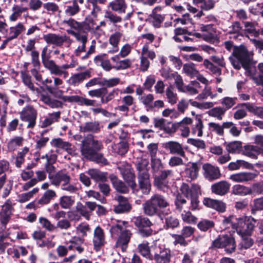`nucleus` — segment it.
<instances>
[{"label":"nucleus","mask_w":263,"mask_h":263,"mask_svg":"<svg viewBox=\"0 0 263 263\" xmlns=\"http://www.w3.org/2000/svg\"><path fill=\"white\" fill-rule=\"evenodd\" d=\"M41 58L44 66L49 70L51 74L62 76L64 79L69 76V73L66 70L74 68L76 66L75 63L73 62L69 64H66L61 66L56 64L53 60H50V55L48 52V47L47 46L42 49Z\"/></svg>","instance_id":"1"},{"label":"nucleus","mask_w":263,"mask_h":263,"mask_svg":"<svg viewBox=\"0 0 263 263\" xmlns=\"http://www.w3.org/2000/svg\"><path fill=\"white\" fill-rule=\"evenodd\" d=\"M127 223L125 221H118L117 223L112 226L110 229L112 237L119 235L116 246L117 248L121 249L122 252L126 250L132 236L130 232L125 229V225Z\"/></svg>","instance_id":"2"},{"label":"nucleus","mask_w":263,"mask_h":263,"mask_svg":"<svg viewBox=\"0 0 263 263\" xmlns=\"http://www.w3.org/2000/svg\"><path fill=\"white\" fill-rule=\"evenodd\" d=\"M148 165V161L146 159L141 160L137 164L139 187L143 193L145 194L149 193L151 188Z\"/></svg>","instance_id":"3"},{"label":"nucleus","mask_w":263,"mask_h":263,"mask_svg":"<svg viewBox=\"0 0 263 263\" xmlns=\"http://www.w3.org/2000/svg\"><path fill=\"white\" fill-rule=\"evenodd\" d=\"M256 223V220L252 217L239 218L235 230L241 237L251 236L253 234Z\"/></svg>","instance_id":"4"},{"label":"nucleus","mask_w":263,"mask_h":263,"mask_svg":"<svg viewBox=\"0 0 263 263\" xmlns=\"http://www.w3.org/2000/svg\"><path fill=\"white\" fill-rule=\"evenodd\" d=\"M180 191L186 198L191 199L192 210H196L198 206V196L200 194V186L198 184H193L191 187H190L188 184L182 183L180 187Z\"/></svg>","instance_id":"5"},{"label":"nucleus","mask_w":263,"mask_h":263,"mask_svg":"<svg viewBox=\"0 0 263 263\" xmlns=\"http://www.w3.org/2000/svg\"><path fill=\"white\" fill-rule=\"evenodd\" d=\"M214 247L223 248L228 253H232L236 248L234 238L230 235H223L219 236L213 242Z\"/></svg>","instance_id":"6"},{"label":"nucleus","mask_w":263,"mask_h":263,"mask_svg":"<svg viewBox=\"0 0 263 263\" xmlns=\"http://www.w3.org/2000/svg\"><path fill=\"white\" fill-rule=\"evenodd\" d=\"M117 168L128 185L132 190H135L137 186L135 182V175L130 165L126 162H122L118 165Z\"/></svg>","instance_id":"7"},{"label":"nucleus","mask_w":263,"mask_h":263,"mask_svg":"<svg viewBox=\"0 0 263 263\" xmlns=\"http://www.w3.org/2000/svg\"><path fill=\"white\" fill-rule=\"evenodd\" d=\"M101 148V143L92 137L82 142L81 151L84 157H90Z\"/></svg>","instance_id":"8"},{"label":"nucleus","mask_w":263,"mask_h":263,"mask_svg":"<svg viewBox=\"0 0 263 263\" xmlns=\"http://www.w3.org/2000/svg\"><path fill=\"white\" fill-rule=\"evenodd\" d=\"M43 39L47 44L58 47L62 46L64 43L69 47L72 43V40L69 36L51 33L44 35Z\"/></svg>","instance_id":"9"},{"label":"nucleus","mask_w":263,"mask_h":263,"mask_svg":"<svg viewBox=\"0 0 263 263\" xmlns=\"http://www.w3.org/2000/svg\"><path fill=\"white\" fill-rule=\"evenodd\" d=\"M36 110L31 105L25 107L20 113V117L22 121L28 122V128H33L36 123L37 118Z\"/></svg>","instance_id":"10"},{"label":"nucleus","mask_w":263,"mask_h":263,"mask_svg":"<svg viewBox=\"0 0 263 263\" xmlns=\"http://www.w3.org/2000/svg\"><path fill=\"white\" fill-rule=\"evenodd\" d=\"M154 255L153 259L157 263H170V251L163 246H157L155 244L154 247Z\"/></svg>","instance_id":"11"},{"label":"nucleus","mask_w":263,"mask_h":263,"mask_svg":"<svg viewBox=\"0 0 263 263\" xmlns=\"http://www.w3.org/2000/svg\"><path fill=\"white\" fill-rule=\"evenodd\" d=\"M203 175L209 181L219 179L221 176L219 168L210 163H205L202 166Z\"/></svg>","instance_id":"12"},{"label":"nucleus","mask_w":263,"mask_h":263,"mask_svg":"<svg viewBox=\"0 0 263 263\" xmlns=\"http://www.w3.org/2000/svg\"><path fill=\"white\" fill-rule=\"evenodd\" d=\"M48 178L51 183L56 187H59L62 183L71 180L70 175L65 170L60 171L54 175H48Z\"/></svg>","instance_id":"13"},{"label":"nucleus","mask_w":263,"mask_h":263,"mask_svg":"<svg viewBox=\"0 0 263 263\" xmlns=\"http://www.w3.org/2000/svg\"><path fill=\"white\" fill-rule=\"evenodd\" d=\"M163 148L171 154L184 157L185 152L181 144L175 141H170L163 144Z\"/></svg>","instance_id":"14"},{"label":"nucleus","mask_w":263,"mask_h":263,"mask_svg":"<svg viewBox=\"0 0 263 263\" xmlns=\"http://www.w3.org/2000/svg\"><path fill=\"white\" fill-rule=\"evenodd\" d=\"M233 55L242 63V66L247 67V63L251 61V56L245 47H240L233 50Z\"/></svg>","instance_id":"15"},{"label":"nucleus","mask_w":263,"mask_h":263,"mask_svg":"<svg viewBox=\"0 0 263 263\" xmlns=\"http://www.w3.org/2000/svg\"><path fill=\"white\" fill-rule=\"evenodd\" d=\"M105 243V235L102 229L98 226L93 232V245L94 249L99 251Z\"/></svg>","instance_id":"16"},{"label":"nucleus","mask_w":263,"mask_h":263,"mask_svg":"<svg viewBox=\"0 0 263 263\" xmlns=\"http://www.w3.org/2000/svg\"><path fill=\"white\" fill-rule=\"evenodd\" d=\"M120 54L114 55L111 58V60L113 63V69L116 70H124L131 67L132 64V61L129 59H125L120 60Z\"/></svg>","instance_id":"17"},{"label":"nucleus","mask_w":263,"mask_h":263,"mask_svg":"<svg viewBox=\"0 0 263 263\" xmlns=\"http://www.w3.org/2000/svg\"><path fill=\"white\" fill-rule=\"evenodd\" d=\"M257 176L253 172H240L230 175L229 178L235 182H246L253 180Z\"/></svg>","instance_id":"18"},{"label":"nucleus","mask_w":263,"mask_h":263,"mask_svg":"<svg viewBox=\"0 0 263 263\" xmlns=\"http://www.w3.org/2000/svg\"><path fill=\"white\" fill-rule=\"evenodd\" d=\"M95 18L92 16L88 15L82 23V29L85 31L98 32L99 30V26L97 24Z\"/></svg>","instance_id":"19"},{"label":"nucleus","mask_w":263,"mask_h":263,"mask_svg":"<svg viewBox=\"0 0 263 263\" xmlns=\"http://www.w3.org/2000/svg\"><path fill=\"white\" fill-rule=\"evenodd\" d=\"M230 184L226 181H220L213 184L211 186L212 192L217 195L223 196L229 191Z\"/></svg>","instance_id":"20"},{"label":"nucleus","mask_w":263,"mask_h":263,"mask_svg":"<svg viewBox=\"0 0 263 263\" xmlns=\"http://www.w3.org/2000/svg\"><path fill=\"white\" fill-rule=\"evenodd\" d=\"M203 203L206 206L220 212H223L226 210V204L222 201L206 198L204 199Z\"/></svg>","instance_id":"21"},{"label":"nucleus","mask_w":263,"mask_h":263,"mask_svg":"<svg viewBox=\"0 0 263 263\" xmlns=\"http://www.w3.org/2000/svg\"><path fill=\"white\" fill-rule=\"evenodd\" d=\"M90 77V72L88 70L75 73L70 77L69 79L68 80V83L71 85L74 86H78L85 80L89 78Z\"/></svg>","instance_id":"22"},{"label":"nucleus","mask_w":263,"mask_h":263,"mask_svg":"<svg viewBox=\"0 0 263 263\" xmlns=\"http://www.w3.org/2000/svg\"><path fill=\"white\" fill-rule=\"evenodd\" d=\"M161 8L159 7H155L152 11V13L149 16V20L152 25L155 28H159L161 27V24L164 20V15L158 14L157 11L160 10Z\"/></svg>","instance_id":"23"},{"label":"nucleus","mask_w":263,"mask_h":263,"mask_svg":"<svg viewBox=\"0 0 263 263\" xmlns=\"http://www.w3.org/2000/svg\"><path fill=\"white\" fill-rule=\"evenodd\" d=\"M199 167L196 163H192L184 170V177L187 180H194L197 178Z\"/></svg>","instance_id":"24"},{"label":"nucleus","mask_w":263,"mask_h":263,"mask_svg":"<svg viewBox=\"0 0 263 263\" xmlns=\"http://www.w3.org/2000/svg\"><path fill=\"white\" fill-rule=\"evenodd\" d=\"M122 34L120 32H116L110 35L109 42V44L112 46L111 49L108 50L109 53L114 54L119 51V44L120 41Z\"/></svg>","instance_id":"25"},{"label":"nucleus","mask_w":263,"mask_h":263,"mask_svg":"<svg viewBox=\"0 0 263 263\" xmlns=\"http://www.w3.org/2000/svg\"><path fill=\"white\" fill-rule=\"evenodd\" d=\"M94 61L97 65H100L106 71H108L113 69V66L106 54H102L96 56Z\"/></svg>","instance_id":"26"},{"label":"nucleus","mask_w":263,"mask_h":263,"mask_svg":"<svg viewBox=\"0 0 263 263\" xmlns=\"http://www.w3.org/2000/svg\"><path fill=\"white\" fill-rule=\"evenodd\" d=\"M109 7L112 11L119 13H125L127 8L125 0H114L109 4Z\"/></svg>","instance_id":"27"},{"label":"nucleus","mask_w":263,"mask_h":263,"mask_svg":"<svg viewBox=\"0 0 263 263\" xmlns=\"http://www.w3.org/2000/svg\"><path fill=\"white\" fill-rule=\"evenodd\" d=\"M119 204L115 207L114 211L117 213H124L129 211L131 206L126 198L123 196L118 198Z\"/></svg>","instance_id":"28"},{"label":"nucleus","mask_w":263,"mask_h":263,"mask_svg":"<svg viewBox=\"0 0 263 263\" xmlns=\"http://www.w3.org/2000/svg\"><path fill=\"white\" fill-rule=\"evenodd\" d=\"M109 178L112 183L114 188L119 192L121 193H126L128 191L127 186L123 182L118 179L116 176L112 174L109 176Z\"/></svg>","instance_id":"29"},{"label":"nucleus","mask_w":263,"mask_h":263,"mask_svg":"<svg viewBox=\"0 0 263 263\" xmlns=\"http://www.w3.org/2000/svg\"><path fill=\"white\" fill-rule=\"evenodd\" d=\"M25 29V27L23 23L18 22L16 25L9 28L8 36L12 40L15 39L17 38Z\"/></svg>","instance_id":"30"},{"label":"nucleus","mask_w":263,"mask_h":263,"mask_svg":"<svg viewBox=\"0 0 263 263\" xmlns=\"http://www.w3.org/2000/svg\"><path fill=\"white\" fill-rule=\"evenodd\" d=\"M28 10L27 7H24L20 5H14L12 8V14L9 16V20L10 22H14L16 21L21 16L23 12Z\"/></svg>","instance_id":"31"},{"label":"nucleus","mask_w":263,"mask_h":263,"mask_svg":"<svg viewBox=\"0 0 263 263\" xmlns=\"http://www.w3.org/2000/svg\"><path fill=\"white\" fill-rule=\"evenodd\" d=\"M143 209L144 213L148 216H154L159 213L157 208L151 198L143 204Z\"/></svg>","instance_id":"32"},{"label":"nucleus","mask_w":263,"mask_h":263,"mask_svg":"<svg viewBox=\"0 0 263 263\" xmlns=\"http://www.w3.org/2000/svg\"><path fill=\"white\" fill-rule=\"evenodd\" d=\"M252 193L251 188L241 184H235L232 188V193L235 195L245 196Z\"/></svg>","instance_id":"33"},{"label":"nucleus","mask_w":263,"mask_h":263,"mask_svg":"<svg viewBox=\"0 0 263 263\" xmlns=\"http://www.w3.org/2000/svg\"><path fill=\"white\" fill-rule=\"evenodd\" d=\"M87 172L95 181H105L107 180V173L102 172L98 169L90 168Z\"/></svg>","instance_id":"34"},{"label":"nucleus","mask_w":263,"mask_h":263,"mask_svg":"<svg viewBox=\"0 0 263 263\" xmlns=\"http://www.w3.org/2000/svg\"><path fill=\"white\" fill-rule=\"evenodd\" d=\"M52 144L56 147L65 149L68 154L73 155L74 154L73 147L67 142L63 141L61 139H55L52 141Z\"/></svg>","instance_id":"35"},{"label":"nucleus","mask_w":263,"mask_h":263,"mask_svg":"<svg viewBox=\"0 0 263 263\" xmlns=\"http://www.w3.org/2000/svg\"><path fill=\"white\" fill-rule=\"evenodd\" d=\"M262 151V149L256 145H246L244 146L243 154L250 158H255Z\"/></svg>","instance_id":"36"},{"label":"nucleus","mask_w":263,"mask_h":263,"mask_svg":"<svg viewBox=\"0 0 263 263\" xmlns=\"http://www.w3.org/2000/svg\"><path fill=\"white\" fill-rule=\"evenodd\" d=\"M258 25V23L256 21L245 22L244 27L245 32L250 34L255 37L258 36L259 34V30L256 29Z\"/></svg>","instance_id":"37"},{"label":"nucleus","mask_w":263,"mask_h":263,"mask_svg":"<svg viewBox=\"0 0 263 263\" xmlns=\"http://www.w3.org/2000/svg\"><path fill=\"white\" fill-rule=\"evenodd\" d=\"M200 89L201 86L198 81H192L188 85L184 86V91L182 92L188 93L190 95H195L198 93Z\"/></svg>","instance_id":"38"},{"label":"nucleus","mask_w":263,"mask_h":263,"mask_svg":"<svg viewBox=\"0 0 263 263\" xmlns=\"http://www.w3.org/2000/svg\"><path fill=\"white\" fill-rule=\"evenodd\" d=\"M153 202L155 204L157 210L167 208L168 206V203L165 198L161 195L155 194L151 197Z\"/></svg>","instance_id":"39"},{"label":"nucleus","mask_w":263,"mask_h":263,"mask_svg":"<svg viewBox=\"0 0 263 263\" xmlns=\"http://www.w3.org/2000/svg\"><path fill=\"white\" fill-rule=\"evenodd\" d=\"M138 252L141 255L152 261L153 259V255L151 253L148 243L143 242L138 246Z\"/></svg>","instance_id":"40"},{"label":"nucleus","mask_w":263,"mask_h":263,"mask_svg":"<svg viewBox=\"0 0 263 263\" xmlns=\"http://www.w3.org/2000/svg\"><path fill=\"white\" fill-rule=\"evenodd\" d=\"M57 194L54 191L52 190H47L38 200L37 203L41 205L47 204L52 200Z\"/></svg>","instance_id":"41"},{"label":"nucleus","mask_w":263,"mask_h":263,"mask_svg":"<svg viewBox=\"0 0 263 263\" xmlns=\"http://www.w3.org/2000/svg\"><path fill=\"white\" fill-rule=\"evenodd\" d=\"M81 129L84 132L97 133L100 130V124L97 121L86 122L81 127Z\"/></svg>","instance_id":"42"},{"label":"nucleus","mask_w":263,"mask_h":263,"mask_svg":"<svg viewBox=\"0 0 263 263\" xmlns=\"http://www.w3.org/2000/svg\"><path fill=\"white\" fill-rule=\"evenodd\" d=\"M197 122L193 125L191 128V133L193 135H197L198 137H202L203 135V124L202 120L200 118H196Z\"/></svg>","instance_id":"43"},{"label":"nucleus","mask_w":263,"mask_h":263,"mask_svg":"<svg viewBox=\"0 0 263 263\" xmlns=\"http://www.w3.org/2000/svg\"><path fill=\"white\" fill-rule=\"evenodd\" d=\"M74 203V198L73 197L69 196H63L60 197L59 203L61 207L64 209L70 208Z\"/></svg>","instance_id":"44"},{"label":"nucleus","mask_w":263,"mask_h":263,"mask_svg":"<svg viewBox=\"0 0 263 263\" xmlns=\"http://www.w3.org/2000/svg\"><path fill=\"white\" fill-rule=\"evenodd\" d=\"M60 115L61 113L60 111L49 114L48 117L43 121L42 126L43 127H47L51 125L53 123L58 121L60 118Z\"/></svg>","instance_id":"45"},{"label":"nucleus","mask_w":263,"mask_h":263,"mask_svg":"<svg viewBox=\"0 0 263 263\" xmlns=\"http://www.w3.org/2000/svg\"><path fill=\"white\" fill-rule=\"evenodd\" d=\"M242 142L239 141L231 142L227 145V150L232 154L239 153L242 151Z\"/></svg>","instance_id":"46"},{"label":"nucleus","mask_w":263,"mask_h":263,"mask_svg":"<svg viewBox=\"0 0 263 263\" xmlns=\"http://www.w3.org/2000/svg\"><path fill=\"white\" fill-rule=\"evenodd\" d=\"M226 109L222 107H216L210 109L208 111L210 116L217 118L219 120H222L223 116L225 114Z\"/></svg>","instance_id":"47"},{"label":"nucleus","mask_w":263,"mask_h":263,"mask_svg":"<svg viewBox=\"0 0 263 263\" xmlns=\"http://www.w3.org/2000/svg\"><path fill=\"white\" fill-rule=\"evenodd\" d=\"M165 93L167 101L170 104L174 105L177 103L178 100L177 95L174 92L173 86H168L166 89Z\"/></svg>","instance_id":"48"},{"label":"nucleus","mask_w":263,"mask_h":263,"mask_svg":"<svg viewBox=\"0 0 263 263\" xmlns=\"http://www.w3.org/2000/svg\"><path fill=\"white\" fill-rule=\"evenodd\" d=\"M90 230L89 225L86 223H81L76 228V232L78 236L77 237L83 238L87 235V233Z\"/></svg>","instance_id":"49"},{"label":"nucleus","mask_w":263,"mask_h":263,"mask_svg":"<svg viewBox=\"0 0 263 263\" xmlns=\"http://www.w3.org/2000/svg\"><path fill=\"white\" fill-rule=\"evenodd\" d=\"M237 100V98L236 97H224L221 101V104L222 106V107L225 109L226 111L235 105Z\"/></svg>","instance_id":"50"},{"label":"nucleus","mask_w":263,"mask_h":263,"mask_svg":"<svg viewBox=\"0 0 263 263\" xmlns=\"http://www.w3.org/2000/svg\"><path fill=\"white\" fill-rule=\"evenodd\" d=\"M112 151L115 153L122 155L125 154L128 150L127 144L125 142H121L112 145Z\"/></svg>","instance_id":"51"},{"label":"nucleus","mask_w":263,"mask_h":263,"mask_svg":"<svg viewBox=\"0 0 263 263\" xmlns=\"http://www.w3.org/2000/svg\"><path fill=\"white\" fill-rule=\"evenodd\" d=\"M133 220L135 224L139 228L149 227L152 224L147 218L141 216L134 217Z\"/></svg>","instance_id":"52"},{"label":"nucleus","mask_w":263,"mask_h":263,"mask_svg":"<svg viewBox=\"0 0 263 263\" xmlns=\"http://www.w3.org/2000/svg\"><path fill=\"white\" fill-rule=\"evenodd\" d=\"M173 176V172L171 170H165L161 172L159 177H156L155 179V184L158 186H160L162 181L165 180L168 177Z\"/></svg>","instance_id":"53"},{"label":"nucleus","mask_w":263,"mask_h":263,"mask_svg":"<svg viewBox=\"0 0 263 263\" xmlns=\"http://www.w3.org/2000/svg\"><path fill=\"white\" fill-rule=\"evenodd\" d=\"M183 70L186 75L191 77H196L198 72V71L195 68V65L193 63L184 64L183 67Z\"/></svg>","instance_id":"54"},{"label":"nucleus","mask_w":263,"mask_h":263,"mask_svg":"<svg viewBox=\"0 0 263 263\" xmlns=\"http://www.w3.org/2000/svg\"><path fill=\"white\" fill-rule=\"evenodd\" d=\"M139 99L140 102L147 107V110H150V106H152V103L154 100V97L153 94H144Z\"/></svg>","instance_id":"55"},{"label":"nucleus","mask_w":263,"mask_h":263,"mask_svg":"<svg viewBox=\"0 0 263 263\" xmlns=\"http://www.w3.org/2000/svg\"><path fill=\"white\" fill-rule=\"evenodd\" d=\"M239 218L234 216H230L228 217H224L222 220V223L226 228H232L235 229Z\"/></svg>","instance_id":"56"},{"label":"nucleus","mask_w":263,"mask_h":263,"mask_svg":"<svg viewBox=\"0 0 263 263\" xmlns=\"http://www.w3.org/2000/svg\"><path fill=\"white\" fill-rule=\"evenodd\" d=\"M181 216L182 220L189 224L196 223L197 220V218L193 215L190 211H184Z\"/></svg>","instance_id":"57"},{"label":"nucleus","mask_w":263,"mask_h":263,"mask_svg":"<svg viewBox=\"0 0 263 263\" xmlns=\"http://www.w3.org/2000/svg\"><path fill=\"white\" fill-rule=\"evenodd\" d=\"M214 226L213 221L208 219H202L197 224L198 229L201 231L205 232Z\"/></svg>","instance_id":"58"},{"label":"nucleus","mask_w":263,"mask_h":263,"mask_svg":"<svg viewBox=\"0 0 263 263\" xmlns=\"http://www.w3.org/2000/svg\"><path fill=\"white\" fill-rule=\"evenodd\" d=\"M104 17L114 24L120 23L122 21V18L114 13L109 10H106L104 12Z\"/></svg>","instance_id":"59"},{"label":"nucleus","mask_w":263,"mask_h":263,"mask_svg":"<svg viewBox=\"0 0 263 263\" xmlns=\"http://www.w3.org/2000/svg\"><path fill=\"white\" fill-rule=\"evenodd\" d=\"M39 191V189L37 187L33 189L31 191L27 193H23L19 196L18 201L21 203H23L28 201L30 200L32 196L37 193Z\"/></svg>","instance_id":"60"},{"label":"nucleus","mask_w":263,"mask_h":263,"mask_svg":"<svg viewBox=\"0 0 263 263\" xmlns=\"http://www.w3.org/2000/svg\"><path fill=\"white\" fill-rule=\"evenodd\" d=\"M70 181H67L65 183H62L61 185V189L68 193L72 194L76 193L78 189L74 184H71Z\"/></svg>","instance_id":"61"},{"label":"nucleus","mask_w":263,"mask_h":263,"mask_svg":"<svg viewBox=\"0 0 263 263\" xmlns=\"http://www.w3.org/2000/svg\"><path fill=\"white\" fill-rule=\"evenodd\" d=\"M117 90L113 89L109 92H107V90L105 88L104 93L102 96L101 102L102 103H107L109 101L112 100L116 95H118Z\"/></svg>","instance_id":"62"},{"label":"nucleus","mask_w":263,"mask_h":263,"mask_svg":"<svg viewBox=\"0 0 263 263\" xmlns=\"http://www.w3.org/2000/svg\"><path fill=\"white\" fill-rule=\"evenodd\" d=\"M249 164L241 160H237L235 162H230L228 165V169L230 171L238 170L240 167H247Z\"/></svg>","instance_id":"63"},{"label":"nucleus","mask_w":263,"mask_h":263,"mask_svg":"<svg viewBox=\"0 0 263 263\" xmlns=\"http://www.w3.org/2000/svg\"><path fill=\"white\" fill-rule=\"evenodd\" d=\"M258 69L259 74L258 76L253 77V80L257 85L263 86V63L258 64Z\"/></svg>","instance_id":"64"}]
</instances>
